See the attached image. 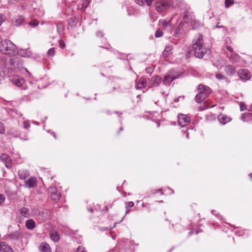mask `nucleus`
<instances>
[{"label": "nucleus", "mask_w": 252, "mask_h": 252, "mask_svg": "<svg viewBox=\"0 0 252 252\" xmlns=\"http://www.w3.org/2000/svg\"><path fill=\"white\" fill-rule=\"evenodd\" d=\"M192 48L194 51V55L195 57L202 59L206 54L208 50L204 45V41L202 34L197 33L194 36L192 43Z\"/></svg>", "instance_id": "nucleus-1"}, {"label": "nucleus", "mask_w": 252, "mask_h": 252, "mask_svg": "<svg viewBox=\"0 0 252 252\" xmlns=\"http://www.w3.org/2000/svg\"><path fill=\"white\" fill-rule=\"evenodd\" d=\"M16 50V46L9 39H5L0 42V51L5 55H13Z\"/></svg>", "instance_id": "nucleus-2"}, {"label": "nucleus", "mask_w": 252, "mask_h": 252, "mask_svg": "<svg viewBox=\"0 0 252 252\" xmlns=\"http://www.w3.org/2000/svg\"><path fill=\"white\" fill-rule=\"evenodd\" d=\"M197 92L195 99L196 102L201 103L211 94V90L208 86L200 84L197 87Z\"/></svg>", "instance_id": "nucleus-3"}, {"label": "nucleus", "mask_w": 252, "mask_h": 252, "mask_svg": "<svg viewBox=\"0 0 252 252\" xmlns=\"http://www.w3.org/2000/svg\"><path fill=\"white\" fill-rule=\"evenodd\" d=\"M179 76L180 75L176 74L173 69L170 70L165 75L163 83L166 86H168L173 80L178 78Z\"/></svg>", "instance_id": "nucleus-4"}, {"label": "nucleus", "mask_w": 252, "mask_h": 252, "mask_svg": "<svg viewBox=\"0 0 252 252\" xmlns=\"http://www.w3.org/2000/svg\"><path fill=\"white\" fill-rule=\"evenodd\" d=\"M155 6L156 10L158 12L161 13L168 10L172 6V4L167 1L162 0L157 1L155 4Z\"/></svg>", "instance_id": "nucleus-5"}, {"label": "nucleus", "mask_w": 252, "mask_h": 252, "mask_svg": "<svg viewBox=\"0 0 252 252\" xmlns=\"http://www.w3.org/2000/svg\"><path fill=\"white\" fill-rule=\"evenodd\" d=\"M186 24L184 22H180L176 28L173 35L176 37H182L187 32V29L185 28Z\"/></svg>", "instance_id": "nucleus-6"}, {"label": "nucleus", "mask_w": 252, "mask_h": 252, "mask_svg": "<svg viewBox=\"0 0 252 252\" xmlns=\"http://www.w3.org/2000/svg\"><path fill=\"white\" fill-rule=\"evenodd\" d=\"M9 63L15 68L21 69L23 68V61L19 57H14L9 61Z\"/></svg>", "instance_id": "nucleus-7"}, {"label": "nucleus", "mask_w": 252, "mask_h": 252, "mask_svg": "<svg viewBox=\"0 0 252 252\" xmlns=\"http://www.w3.org/2000/svg\"><path fill=\"white\" fill-rule=\"evenodd\" d=\"M194 19H195V16L193 12L190 10V8L187 9L184 11L183 14L184 23L185 24H189L191 21L193 20Z\"/></svg>", "instance_id": "nucleus-8"}, {"label": "nucleus", "mask_w": 252, "mask_h": 252, "mask_svg": "<svg viewBox=\"0 0 252 252\" xmlns=\"http://www.w3.org/2000/svg\"><path fill=\"white\" fill-rule=\"evenodd\" d=\"M240 78L243 81H247L251 79L252 74L250 72L246 69H241L237 72Z\"/></svg>", "instance_id": "nucleus-9"}, {"label": "nucleus", "mask_w": 252, "mask_h": 252, "mask_svg": "<svg viewBox=\"0 0 252 252\" xmlns=\"http://www.w3.org/2000/svg\"><path fill=\"white\" fill-rule=\"evenodd\" d=\"M190 120V117L188 116L183 114L178 115V124L182 126H184L189 124Z\"/></svg>", "instance_id": "nucleus-10"}, {"label": "nucleus", "mask_w": 252, "mask_h": 252, "mask_svg": "<svg viewBox=\"0 0 252 252\" xmlns=\"http://www.w3.org/2000/svg\"><path fill=\"white\" fill-rule=\"evenodd\" d=\"M37 183L38 181L36 177H31L25 181V186L29 189L33 188L37 186Z\"/></svg>", "instance_id": "nucleus-11"}, {"label": "nucleus", "mask_w": 252, "mask_h": 252, "mask_svg": "<svg viewBox=\"0 0 252 252\" xmlns=\"http://www.w3.org/2000/svg\"><path fill=\"white\" fill-rule=\"evenodd\" d=\"M0 159L7 168H10L12 167V159L7 154H2L0 156Z\"/></svg>", "instance_id": "nucleus-12"}, {"label": "nucleus", "mask_w": 252, "mask_h": 252, "mask_svg": "<svg viewBox=\"0 0 252 252\" xmlns=\"http://www.w3.org/2000/svg\"><path fill=\"white\" fill-rule=\"evenodd\" d=\"M162 81L161 77L159 75H156L151 78L150 80V85L151 87H158L161 83Z\"/></svg>", "instance_id": "nucleus-13"}, {"label": "nucleus", "mask_w": 252, "mask_h": 252, "mask_svg": "<svg viewBox=\"0 0 252 252\" xmlns=\"http://www.w3.org/2000/svg\"><path fill=\"white\" fill-rule=\"evenodd\" d=\"M11 82L15 86L20 87L25 83V80L20 76H14L11 80Z\"/></svg>", "instance_id": "nucleus-14"}, {"label": "nucleus", "mask_w": 252, "mask_h": 252, "mask_svg": "<svg viewBox=\"0 0 252 252\" xmlns=\"http://www.w3.org/2000/svg\"><path fill=\"white\" fill-rule=\"evenodd\" d=\"M147 84L146 80L145 78L141 77L136 81L135 88L136 89H142L146 87Z\"/></svg>", "instance_id": "nucleus-15"}, {"label": "nucleus", "mask_w": 252, "mask_h": 252, "mask_svg": "<svg viewBox=\"0 0 252 252\" xmlns=\"http://www.w3.org/2000/svg\"><path fill=\"white\" fill-rule=\"evenodd\" d=\"M38 250L40 252H52L49 244L45 242H43L39 245Z\"/></svg>", "instance_id": "nucleus-16"}, {"label": "nucleus", "mask_w": 252, "mask_h": 252, "mask_svg": "<svg viewBox=\"0 0 252 252\" xmlns=\"http://www.w3.org/2000/svg\"><path fill=\"white\" fill-rule=\"evenodd\" d=\"M0 252H14L12 248L3 242H0Z\"/></svg>", "instance_id": "nucleus-17"}, {"label": "nucleus", "mask_w": 252, "mask_h": 252, "mask_svg": "<svg viewBox=\"0 0 252 252\" xmlns=\"http://www.w3.org/2000/svg\"><path fill=\"white\" fill-rule=\"evenodd\" d=\"M19 56L24 58H29L32 57V53L30 49H20L18 52Z\"/></svg>", "instance_id": "nucleus-18"}, {"label": "nucleus", "mask_w": 252, "mask_h": 252, "mask_svg": "<svg viewBox=\"0 0 252 252\" xmlns=\"http://www.w3.org/2000/svg\"><path fill=\"white\" fill-rule=\"evenodd\" d=\"M51 239L55 242H57L60 240V235L59 232L56 230H52L50 232Z\"/></svg>", "instance_id": "nucleus-19"}, {"label": "nucleus", "mask_w": 252, "mask_h": 252, "mask_svg": "<svg viewBox=\"0 0 252 252\" xmlns=\"http://www.w3.org/2000/svg\"><path fill=\"white\" fill-rule=\"evenodd\" d=\"M24 18L22 16H18L12 19V23L15 26H19L23 24Z\"/></svg>", "instance_id": "nucleus-20"}, {"label": "nucleus", "mask_w": 252, "mask_h": 252, "mask_svg": "<svg viewBox=\"0 0 252 252\" xmlns=\"http://www.w3.org/2000/svg\"><path fill=\"white\" fill-rule=\"evenodd\" d=\"M218 119L221 124L223 125L230 122L231 120V118L230 117L223 114L220 115L218 117Z\"/></svg>", "instance_id": "nucleus-21"}, {"label": "nucleus", "mask_w": 252, "mask_h": 252, "mask_svg": "<svg viewBox=\"0 0 252 252\" xmlns=\"http://www.w3.org/2000/svg\"><path fill=\"white\" fill-rule=\"evenodd\" d=\"M18 176L20 179L25 180L30 176V174L28 170L22 169L18 171Z\"/></svg>", "instance_id": "nucleus-22"}, {"label": "nucleus", "mask_w": 252, "mask_h": 252, "mask_svg": "<svg viewBox=\"0 0 252 252\" xmlns=\"http://www.w3.org/2000/svg\"><path fill=\"white\" fill-rule=\"evenodd\" d=\"M21 236V234L19 231H15L11 232L8 237L13 240H18Z\"/></svg>", "instance_id": "nucleus-23"}, {"label": "nucleus", "mask_w": 252, "mask_h": 252, "mask_svg": "<svg viewBox=\"0 0 252 252\" xmlns=\"http://www.w3.org/2000/svg\"><path fill=\"white\" fill-rule=\"evenodd\" d=\"M241 120L244 122H249L252 120V113L245 112L243 113L241 116Z\"/></svg>", "instance_id": "nucleus-24"}, {"label": "nucleus", "mask_w": 252, "mask_h": 252, "mask_svg": "<svg viewBox=\"0 0 252 252\" xmlns=\"http://www.w3.org/2000/svg\"><path fill=\"white\" fill-rule=\"evenodd\" d=\"M224 71L227 75L231 76L235 73V70L232 65L229 64L225 66Z\"/></svg>", "instance_id": "nucleus-25"}, {"label": "nucleus", "mask_w": 252, "mask_h": 252, "mask_svg": "<svg viewBox=\"0 0 252 252\" xmlns=\"http://www.w3.org/2000/svg\"><path fill=\"white\" fill-rule=\"evenodd\" d=\"M26 226L29 230H32L35 227V222L32 219L28 220L26 222Z\"/></svg>", "instance_id": "nucleus-26"}, {"label": "nucleus", "mask_w": 252, "mask_h": 252, "mask_svg": "<svg viewBox=\"0 0 252 252\" xmlns=\"http://www.w3.org/2000/svg\"><path fill=\"white\" fill-rule=\"evenodd\" d=\"M240 60V56L238 54L235 53L232 54L229 58V61L232 63H236L239 62Z\"/></svg>", "instance_id": "nucleus-27"}, {"label": "nucleus", "mask_w": 252, "mask_h": 252, "mask_svg": "<svg viewBox=\"0 0 252 252\" xmlns=\"http://www.w3.org/2000/svg\"><path fill=\"white\" fill-rule=\"evenodd\" d=\"M215 77L219 80H224L227 83L229 82L228 78L220 72H217L215 74Z\"/></svg>", "instance_id": "nucleus-28"}, {"label": "nucleus", "mask_w": 252, "mask_h": 252, "mask_svg": "<svg viewBox=\"0 0 252 252\" xmlns=\"http://www.w3.org/2000/svg\"><path fill=\"white\" fill-rule=\"evenodd\" d=\"M56 190V189H54V191H53L51 193V197L53 200L57 201L60 199L61 197V193H58L57 191H55Z\"/></svg>", "instance_id": "nucleus-29"}, {"label": "nucleus", "mask_w": 252, "mask_h": 252, "mask_svg": "<svg viewBox=\"0 0 252 252\" xmlns=\"http://www.w3.org/2000/svg\"><path fill=\"white\" fill-rule=\"evenodd\" d=\"M20 213L25 218H28L30 215L29 210L26 207H22L20 209Z\"/></svg>", "instance_id": "nucleus-30"}, {"label": "nucleus", "mask_w": 252, "mask_h": 252, "mask_svg": "<svg viewBox=\"0 0 252 252\" xmlns=\"http://www.w3.org/2000/svg\"><path fill=\"white\" fill-rule=\"evenodd\" d=\"M190 23V26L192 27L193 29H197L201 26V23L195 19L191 20Z\"/></svg>", "instance_id": "nucleus-31"}, {"label": "nucleus", "mask_w": 252, "mask_h": 252, "mask_svg": "<svg viewBox=\"0 0 252 252\" xmlns=\"http://www.w3.org/2000/svg\"><path fill=\"white\" fill-rule=\"evenodd\" d=\"M169 21H166L163 20H160L159 21V25L164 29H165L168 26L170 28H171V25H169Z\"/></svg>", "instance_id": "nucleus-32"}, {"label": "nucleus", "mask_w": 252, "mask_h": 252, "mask_svg": "<svg viewBox=\"0 0 252 252\" xmlns=\"http://www.w3.org/2000/svg\"><path fill=\"white\" fill-rule=\"evenodd\" d=\"M172 49V46H166L163 52V56L165 57L168 56L171 53Z\"/></svg>", "instance_id": "nucleus-33"}, {"label": "nucleus", "mask_w": 252, "mask_h": 252, "mask_svg": "<svg viewBox=\"0 0 252 252\" xmlns=\"http://www.w3.org/2000/svg\"><path fill=\"white\" fill-rule=\"evenodd\" d=\"M133 206L134 203L132 201H129L126 203V211L125 215L129 212L130 209L133 207Z\"/></svg>", "instance_id": "nucleus-34"}, {"label": "nucleus", "mask_w": 252, "mask_h": 252, "mask_svg": "<svg viewBox=\"0 0 252 252\" xmlns=\"http://www.w3.org/2000/svg\"><path fill=\"white\" fill-rule=\"evenodd\" d=\"M231 40L229 38H227L226 39V49L229 52L232 53L233 52V48L231 47V46L230 45V43H231Z\"/></svg>", "instance_id": "nucleus-35"}, {"label": "nucleus", "mask_w": 252, "mask_h": 252, "mask_svg": "<svg viewBox=\"0 0 252 252\" xmlns=\"http://www.w3.org/2000/svg\"><path fill=\"white\" fill-rule=\"evenodd\" d=\"M202 231V230L201 229L197 228V229H194V228H192L191 229L190 231L189 232V236H191V235H192L194 233V232H195V233L197 235L199 233L201 232Z\"/></svg>", "instance_id": "nucleus-36"}, {"label": "nucleus", "mask_w": 252, "mask_h": 252, "mask_svg": "<svg viewBox=\"0 0 252 252\" xmlns=\"http://www.w3.org/2000/svg\"><path fill=\"white\" fill-rule=\"evenodd\" d=\"M234 3V0H225V6L228 8L231 5Z\"/></svg>", "instance_id": "nucleus-37"}, {"label": "nucleus", "mask_w": 252, "mask_h": 252, "mask_svg": "<svg viewBox=\"0 0 252 252\" xmlns=\"http://www.w3.org/2000/svg\"><path fill=\"white\" fill-rule=\"evenodd\" d=\"M38 24H39V22L36 20H32L29 23L30 26H31V27H35L37 26L38 25Z\"/></svg>", "instance_id": "nucleus-38"}, {"label": "nucleus", "mask_w": 252, "mask_h": 252, "mask_svg": "<svg viewBox=\"0 0 252 252\" xmlns=\"http://www.w3.org/2000/svg\"><path fill=\"white\" fill-rule=\"evenodd\" d=\"M57 28L58 32H62L64 30V27L62 23H58Z\"/></svg>", "instance_id": "nucleus-39"}, {"label": "nucleus", "mask_w": 252, "mask_h": 252, "mask_svg": "<svg viewBox=\"0 0 252 252\" xmlns=\"http://www.w3.org/2000/svg\"><path fill=\"white\" fill-rule=\"evenodd\" d=\"M55 54V49L54 48H50L48 51L49 56L53 57Z\"/></svg>", "instance_id": "nucleus-40"}, {"label": "nucleus", "mask_w": 252, "mask_h": 252, "mask_svg": "<svg viewBox=\"0 0 252 252\" xmlns=\"http://www.w3.org/2000/svg\"><path fill=\"white\" fill-rule=\"evenodd\" d=\"M163 35V32L160 29L158 30L155 32V37L157 38L161 37Z\"/></svg>", "instance_id": "nucleus-41"}, {"label": "nucleus", "mask_w": 252, "mask_h": 252, "mask_svg": "<svg viewBox=\"0 0 252 252\" xmlns=\"http://www.w3.org/2000/svg\"><path fill=\"white\" fill-rule=\"evenodd\" d=\"M240 111H241L248 109H247V108L246 107V105L245 104V103L242 102H240Z\"/></svg>", "instance_id": "nucleus-42"}, {"label": "nucleus", "mask_w": 252, "mask_h": 252, "mask_svg": "<svg viewBox=\"0 0 252 252\" xmlns=\"http://www.w3.org/2000/svg\"><path fill=\"white\" fill-rule=\"evenodd\" d=\"M5 127L3 124L0 122V134H4L5 133Z\"/></svg>", "instance_id": "nucleus-43"}, {"label": "nucleus", "mask_w": 252, "mask_h": 252, "mask_svg": "<svg viewBox=\"0 0 252 252\" xmlns=\"http://www.w3.org/2000/svg\"><path fill=\"white\" fill-rule=\"evenodd\" d=\"M23 126L26 129H28L30 127V124L28 121H25L23 122Z\"/></svg>", "instance_id": "nucleus-44"}, {"label": "nucleus", "mask_w": 252, "mask_h": 252, "mask_svg": "<svg viewBox=\"0 0 252 252\" xmlns=\"http://www.w3.org/2000/svg\"><path fill=\"white\" fill-rule=\"evenodd\" d=\"M6 17L3 14H0V26L5 21Z\"/></svg>", "instance_id": "nucleus-45"}, {"label": "nucleus", "mask_w": 252, "mask_h": 252, "mask_svg": "<svg viewBox=\"0 0 252 252\" xmlns=\"http://www.w3.org/2000/svg\"><path fill=\"white\" fill-rule=\"evenodd\" d=\"M5 200V196L3 194H0V205L3 204Z\"/></svg>", "instance_id": "nucleus-46"}, {"label": "nucleus", "mask_w": 252, "mask_h": 252, "mask_svg": "<svg viewBox=\"0 0 252 252\" xmlns=\"http://www.w3.org/2000/svg\"><path fill=\"white\" fill-rule=\"evenodd\" d=\"M77 252H87L85 248L82 246H79L76 251Z\"/></svg>", "instance_id": "nucleus-47"}, {"label": "nucleus", "mask_w": 252, "mask_h": 252, "mask_svg": "<svg viewBox=\"0 0 252 252\" xmlns=\"http://www.w3.org/2000/svg\"><path fill=\"white\" fill-rule=\"evenodd\" d=\"M135 1L137 4L140 6H142L145 3V0H135Z\"/></svg>", "instance_id": "nucleus-48"}, {"label": "nucleus", "mask_w": 252, "mask_h": 252, "mask_svg": "<svg viewBox=\"0 0 252 252\" xmlns=\"http://www.w3.org/2000/svg\"><path fill=\"white\" fill-rule=\"evenodd\" d=\"M59 45L61 48H63L65 46V43L62 40H59Z\"/></svg>", "instance_id": "nucleus-49"}, {"label": "nucleus", "mask_w": 252, "mask_h": 252, "mask_svg": "<svg viewBox=\"0 0 252 252\" xmlns=\"http://www.w3.org/2000/svg\"><path fill=\"white\" fill-rule=\"evenodd\" d=\"M96 35L99 38H102L103 36V34L102 32L98 31L96 33Z\"/></svg>", "instance_id": "nucleus-50"}, {"label": "nucleus", "mask_w": 252, "mask_h": 252, "mask_svg": "<svg viewBox=\"0 0 252 252\" xmlns=\"http://www.w3.org/2000/svg\"><path fill=\"white\" fill-rule=\"evenodd\" d=\"M154 0H145V2L148 6H151L152 4V2Z\"/></svg>", "instance_id": "nucleus-51"}, {"label": "nucleus", "mask_w": 252, "mask_h": 252, "mask_svg": "<svg viewBox=\"0 0 252 252\" xmlns=\"http://www.w3.org/2000/svg\"><path fill=\"white\" fill-rule=\"evenodd\" d=\"M108 252H120V251L118 249L114 248L110 250Z\"/></svg>", "instance_id": "nucleus-52"}, {"label": "nucleus", "mask_w": 252, "mask_h": 252, "mask_svg": "<svg viewBox=\"0 0 252 252\" xmlns=\"http://www.w3.org/2000/svg\"><path fill=\"white\" fill-rule=\"evenodd\" d=\"M103 210L105 211V212H107L109 210V208L107 206H104Z\"/></svg>", "instance_id": "nucleus-53"}, {"label": "nucleus", "mask_w": 252, "mask_h": 252, "mask_svg": "<svg viewBox=\"0 0 252 252\" xmlns=\"http://www.w3.org/2000/svg\"><path fill=\"white\" fill-rule=\"evenodd\" d=\"M249 111H252V103L250 105L249 108L248 109Z\"/></svg>", "instance_id": "nucleus-54"}, {"label": "nucleus", "mask_w": 252, "mask_h": 252, "mask_svg": "<svg viewBox=\"0 0 252 252\" xmlns=\"http://www.w3.org/2000/svg\"><path fill=\"white\" fill-rule=\"evenodd\" d=\"M115 113L118 115H119V116L120 117L121 115L122 114V113H120L118 111H115Z\"/></svg>", "instance_id": "nucleus-55"}, {"label": "nucleus", "mask_w": 252, "mask_h": 252, "mask_svg": "<svg viewBox=\"0 0 252 252\" xmlns=\"http://www.w3.org/2000/svg\"><path fill=\"white\" fill-rule=\"evenodd\" d=\"M123 126L120 127V128H119V130L118 131V133H119L121 131H123Z\"/></svg>", "instance_id": "nucleus-56"}, {"label": "nucleus", "mask_w": 252, "mask_h": 252, "mask_svg": "<svg viewBox=\"0 0 252 252\" xmlns=\"http://www.w3.org/2000/svg\"><path fill=\"white\" fill-rule=\"evenodd\" d=\"M61 248H58L56 250V252H60V251H61Z\"/></svg>", "instance_id": "nucleus-57"}, {"label": "nucleus", "mask_w": 252, "mask_h": 252, "mask_svg": "<svg viewBox=\"0 0 252 252\" xmlns=\"http://www.w3.org/2000/svg\"><path fill=\"white\" fill-rule=\"evenodd\" d=\"M157 127H159V126H160V123H159V122H158L157 123Z\"/></svg>", "instance_id": "nucleus-58"}, {"label": "nucleus", "mask_w": 252, "mask_h": 252, "mask_svg": "<svg viewBox=\"0 0 252 252\" xmlns=\"http://www.w3.org/2000/svg\"><path fill=\"white\" fill-rule=\"evenodd\" d=\"M89 210L91 213H93V212H94V210H93V209L92 208L89 209Z\"/></svg>", "instance_id": "nucleus-59"}, {"label": "nucleus", "mask_w": 252, "mask_h": 252, "mask_svg": "<svg viewBox=\"0 0 252 252\" xmlns=\"http://www.w3.org/2000/svg\"><path fill=\"white\" fill-rule=\"evenodd\" d=\"M158 191L160 192L161 194H163V192L161 191L160 189H159Z\"/></svg>", "instance_id": "nucleus-60"}, {"label": "nucleus", "mask_w": 252, "mask_h": 252, "mask_svg": "<svg viewBox=\"0 0 252 252\" xmlns=\"http://www.w3.org/2000/svg\"><path fill=\"white\" fill-rule=\"evenodd\" d=\"M25 69L26 71L27 72H28V73H29V72H28V71L27 69V68H25Z\"/></svg>", "instance_id": "nucleus-61"}, {"label": "nucleus", "mask_w": 252, "mask_h": 252, "mask_svg": "<svg viewBox=\"0 0 252 252\" xmlns=\"http://www.w3.org/2000/svg\"><path fill=\"white\" fill-rule=\"evenodd\" d=\"M186 136H187V137L188 138V136H189V133H187Z\"/></svg>", "instance_id": "nucleus-62"}, {"label": "nucleus", "mask_w": 252, "mask_h": 252, "mask_svg": "<svg viewBox=\"0 0 252 252\" xmlns=\"http://www.w3.org/2000/svg\"><path fill=\"white\" fill-rule=\"evenodd\" d=\"M190 53H191L190 52H188V55H189L190 54Z\"/></svg>", "instance_id": "nucleus-63"}, {"label": "nucleus", "mask_w": 252, "mask_h": 252, "mask_svg": "<svg viewBox=\"0 0 252 252\" xmlns=\"http://www.w3.org/2000/svg\"><path fill=\"white\" fill-rule=\"evenodd\" d=\"M112 204H111V205H110V208H111V207H112Z\"/></svg>", "instance_id": "nucleus-64"}]
</instances>
